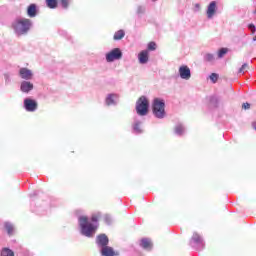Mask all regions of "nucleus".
<instances>
[{
    "instance_id": "nucleus-1",
    "label": "nucleus",
    "mask_w": 256,
    "mask_h": 256,
    "mask_svg": "<svg viewBox=\"0 0 256 256\" xmlns=\"http://www.w3.org/2000/svg\"><path fill=\"white\" fill-rule=\"evenodd\" d=\"M100 217V212L94 213L91 217V221L87 216L79 217V226L81 229V233L84 235V237H93L95 233H97V228L99 227L98 221Z\"/></svg>"
},
{
    "instance_id": "nucleus-2",
    "label": "nucleus",
    "mask_w": 256,
    "mask_h": 256,
    "mask_svg": "<svg viewBox=\"0 0 256 256\" xmlns=\"http://www.w3.org/2000/svg\"><path fill=\"white\" fill-rule=\"evenodd\" d=\"M31 25V20L27 18H18L12 22V29L17 37H21L22 35H27V33H29Z\"/></svg>"
},
{
    "instance_id": "nucleus-3",
    "label": "nucleus",
    "mask_w": 256,
    "mask_h": 256,
    "mask_svg": "<svg viewBox=\"0 0 256 256\" xmlns=\"http://www.w3.org/2000/svg\"><path fill=\"white\" fill-rule=\"evenodd\" d=\"M152 113L156 119H165L167 115L165 112V100L154 98L152 102Z\"/></svg>"
},
{
    "instance_id": "nucleus-4",
    "label": "nucleus",
    "mask_w": 256,
    "mask_h": 256,
    "mask_svg": "<svg viewBox=\"0 0 256 256\" xmlns=\"http://www.w3.org/2000/svg\"><path fill=\"white\" fill-rule=\"evenodd\" d=\"M136 113L140 117H145L149 113V100L147 97L141 96L136 102Z\"/></svg>"
},
{
    "instance_id": "nucleus-5",
    "label": "nucleus",
    "mask_w": 256,
    "mask_h": 256,
    "mask_svg": "<svg viewBox=\"0 0 256 256\" xmlns=\"http://www.w3.org/2000/svg\"><path fill=\"white\" fill-rule=\"evenodd\" d=\"M105 59L107 63L120 61V59H123V51H121V48H113L105 54Z\"/></svg>"
},
{
    "instance_id": "nucleus-6",
    "label": "nucleus",
    "mask_w": 256,
    "mask_h": 256,
    "mask_svg": "<svg viewBox=\"0 0 256 256\" xmlns=\"http://www.w3.org/2000/svg\"><path fill=\"white\" fill-rule=\"evenodd\" d=\"M178 73L180 75V78L184 79V81H189V79H191V69L188 68L187 65L180 66Z\"/></svg>"
},
{
    "instance_id": "nucleus-7",
    "label": "nucleus",
    "mask_w": 256,
    "mask_h": 256,
    "mask_svg": "<svg viewBox=\"0 0 256 256\" xmlns=\"http://www.w3.org/2000/svg\"><path fill=\"white\" fill-rule=\"evenodd\" d=\"M216 13H217V2L212 1L210 2L206 10L207 19H213Z\"/></svg>"
},
{
    "instance_id": "nucleus-8",
    "label": "nucleus",
    "mask_w": 256,
    "mask_h": 256,
    "mask_svg": "<svg viewBox=\"0 0 256 256\" xmlns=\"http://www.w3.org/2000/svg\"><path fill=\"white\" fill-rule=\"evenodd\" d=\"M190 244L193 247H196V249H203V246H204L203 239L197 233L193 234Z\"/></svg>"
},
{
    "instance_id": "nucleus-9",
    "label": "nucleus",
    "mask_w": 256,
    "mask_h": 256,
    "mask_svg": "<svg viewBox=\"0 0 256 256\" xmlns=\"http://www.w3.org/2000/svg\"><path fill=\"white\" fill-rule=\"evenodd\" d=\"M19 76L21 79H25V81H30V79H33V71L28 68H20Z\"/></svg>"
},
{
    "instance_id": "nucleus-10",
    "label": "nucleus",
    "mask_w": 256,
    "mask_h": 256,
    "mask_svg": "<svg viewBox=\"0 0 256 256\" xmlns=\"http://www.w3.org/2000/svg\"><path fill=\"white\" fill-rule=\"evenodd\" d=\"M24 107H25L26 111H30V112L36 111L37 110V102H35V100L26 98L24 100Z\"/></svg>"
},
{
    "instance_id": "nucleus-11",
    "label": "nucleus",
    "mask_w": 256,
    "mask_h": 256,
    "mask_svg": "<svg viewBox=\"0 0 256 256\" xmlns=\"http://www.w3.org/2000/svg\"><path fill=\"white\" fill-rule=\"evenodd\" d=\"M119 103V95L118 94H108L105 99V104L108 106L117 105Z\"/></svg>"
},
{
    "instance_id": "nucleus-12",
    "label": "nucleus",
    "mask_w": 256,
    "mask_h": 256,
    "mask_svg": "<svg viewBox=\"0 0 256 256\" xmlns=\"http://www.w3.org/2000/svg\"><path fill=\"white\" fill-rule=\"evenodd\" d=\"M96 243L98 247H101V249H103V247H107V245H109V238L107 237V235L101 234L97 236Z\"/></svg>"
},
{
    "instance_id": "nucleus-13",
    "label": "nucleus",
    "mask_w": 256,
    "mask_h": 256,
    "mask_svg": "<svg viewBox=\"0 0 256 256\" xmlns=\"http://www.w3.org/2000/svg\"><path fill=\"white\" fill-rule=\"evenodd\" d=\"M138 60L141 65H145L149 62V51L143 50L138 54Z\"/></svg>"
},
{
    "instance_id": "nucleus-14",
    "label": "nucleus",
    "mask_w": 256,
    "mask_h": 256,
    "mask_svg": "<svg viewBox=\"0 0 256 256\" xmlns=\"http://www.w3.org/2000/svg\"><path fill=\"white\" fill-rule=\"evenodd\" d=\"M20 90L22 93H29V91H33V83L29 81H22L20 85Z\"/></svg>"
},
{
    "instance_id": "nucleus-15",
    "label": "nucleus",
    "mask_w": 256,
    "mask_h": 256,
    "mask_svg": "<svg viewBox=\"0 0 256 256\" xmlns=\"http://www.w3.org/2000/svg\"><path fill=\"white\" fill-rule=\"evenodd\" d=\"M140 246L142 249H146V251H151V249H153V242H151V239L149 238H143L140 241Z\"/></svg>"
},
{
    "instance_id": "nucleus-16",
    "label": "nucleus",
    "mask_w": 256,
    "mask_h": 256,
    "mask_svg": "<svg viewBox=\"0 0 256 256\" xmlns=\"http://www.w3.org/2000/svg\"><path fill=\"white\" fill-rule=\"evenodd\" d=\"M101 255L102 256H115V255H117V253H115V251L111 247L104 246L103 248H101Z\"/></svg>"
},
{
    "instance_id": "nucleus-17",
    "label": "nucleus",
    "mask_w": 256,
    "mask_h": 256,
    "mask_svg": "<svg viewBox=\"0 0 256 256\" xmlns=\"http://www.w3.org/2000/svg\"><path fill=\"white\" fill-rule=\"evenodd\" d=\"M28 17H37V5L30 4L27 9Z\"/></svg>"
},
{
    "instance_id": "nucleus-18",
    "label": "nucleus",
    "mask_w": 256,
    "mask_h": 256,
    "mask_svg": "<svg viewBox=\"0 0 256 256\" xmlns=\"http://www.w3.org/2000/svg\"><path fill=\"white\" fill-rule=\"evenodd\" d=\"M133 131L136 133V135H139V133H143V129H141V121L135 120L133 124Z\"/></svg>"
},
{
    "instance_id": "nucleus-19",
    "label": "nucleus",
    "mask_w": 256,
    "mask_h": 256,
    "mask_svg": "<svg viewBox=\"0 0 256 256\" xmlns=\"http://www.w3.org/2000/svg\"><path fill=\"white\" fill-rule=\"evenodd\" d=\"M174 133L176 135H185V126H183V124H177L174 128Z\"/></svg>"
},
{
    "instance_id": "nucleus-20",
    "label": "nucleus",
    "mask_w": 256,
    "mask_h": 256,
    "mask_svg": "<svg viewBox=\"0 0 256 256\" xmlns=\"http://www.w3.org/2000/svg\"><path fill=\"white\" fill-rule=\"evenodd\" d=\"M123 37H125V31L118 30L117 32H115L113 39H114V41H121V39H123Z\"/></svg>"
},
{
    "instance_id": "nucleus-21",
    "label": "nucleus",
    "mask_w": 256,
    "mask_h": 256,
    "mask_svg": "<svg viewBox=\"0 0 256 256\" xmlns=\"http://www.w3.org/2000/svg\"><path fill=\"white\" fill-rule=\"evenodd\" d=\"M5 229L8 233V235H13V233H15V226H13V224L6 222L5 223Z\"/></svg>"
},
{
    "instance_id": "nucleus-22",
    "label": "nucleus",
    "mask_w": 256,
    "mask_h": 256,
    "mask_svg": "<svg viewBox=\"0 0 256 256\" xmlns=\"http://www.w3.org/2000/svg\"><path fill=\"white\" fill-rule=\"evenodd\" d=\"M46 5L49 9H55L57 7V0H46Z\"/></svg>"
},
{
    "instance_id": "nucleus-23",
    "label": "nucleus",
    "mask_w": 256,
    "mask_h": 256,
    "mask_svg": "<svg viewBox=\"0 0 256 256\" xmlns=\"http://www.w3.org/2000/svg\"><path fill=\"white\" fill-rule=\"evenodd\" d=\"M204 61H208V63H213V61H215V55H213L211 53L205 54Z\"/></svg>"
},
{
    "instance_id": "nucleus-24",
    "label": "nucleus",
    "mask_w": 256,
    "mask_h": 256,
    "mask_svg": "<svg viewBox=\"0 0 256 256\" xmlns=\"http://www.w3.org/2000/svg\"><path fill=\"white\" fill-rule=\"evenodd\" d=\"M1 256H15V253L9 248H4L1 252Z\"/></svg>"
},
{
    "instance_id": "nucleus-25",
    "label": "nucleus",
    "mask_w": 256,
    "mask_h": 256,
    "mask_svg": "<svg viewBox=\"0 0 256 256\" xmlns=\"http://www.w3.org/2000/svg\"><path fill=\"white\" fill-rule=\"evenodd\" d=\"M249 70V64L244 63L241 68L239 69L238 73H241L242 75L246 73V71Z\"/></svg>"
},
{
    "instance_id": "nucleus-26",
    "label": "nucleus",
    "mask_w": 256,
    "mask_h": 256,
    "mask_svg": "<svg viewBox=\"0 0 256 256\" xmlns=\"http://www.w3.org/2000/svg\"><path fill=\"white\" fill-rule=\"evenodd\" d=\"M227 48H222L218 51V58L222 59V57H225L227 55Z\"/></svg>"
},
{
    "instance_id": "nucleus-27",
    "label": "nucleus",
    "mask_w": 256,
    "mask_h": 256,
    "mask_svg": "<svg viewBox=\"0 0 256 256\" xmlns=\"http://www.w3.org/2000/svg\"><path fill=\"white\" fill-rule=\"evenodd\" d=\"M210 80L212 81V83H215L216 81H218L219 79V75L217 73H212L210 76H209Z\"/></svg>"
},
{
    "instance_id": "nucleus-28",
    "label": "nucleus",
    "mask_w": 256,
    "mask_h": 256,
    "mask_svg": "<svg viewBox=\"0 0 256 256\" xmlns=\"http://www.w3.org/2000/svg\"><path fill=\"white\" fill-rule=\"evenodd\" d=\"M148 49L149 51H155V49H157V44L155 42H150L148 44Z\"/></svg>"
},
{
    "instance_id": "nucleus-29",
    "label": "nucleus",
    "mask_w": 256,
    "mask_h": 256,
    "mask_svg": "<svg viewBox=\"0 0 256 256\" xmlns=\"http://www.w3.org/2000/svg\"><path fill=\"white\" fill-rule=\"evenodd\" d=\"M104 221H105V223H106L107 225H111V222H112L113 220L111 219V216L105 215V216H104Z\"/></svg>"
},
{
    "instance_id": "nucleus-30",
    "label": "nucleus",
    "mask_w": 256,
    "mask_h": 256,
    "mask_svg": "<svg viewBox=\"0 0 256 256\" xmlns=\"http://www.w3.org/2000/svg\"><path fill=\"white\" fill-rule=\"evenodd\" d=\"M61 5L63 9H67L69 7V0H61Z\"/></svg>"
},
{
    "instance_id": "nucleus-31",
    "label": "nucleus",
    "mask_w": 256,
    "mask_h": 256,
    "mask_svg": "<svg viewBox=\"0 0 256 256\" xmlns=\"http://www.w3.org/2000/svg\"><path fill=\"white\" fill-rule=\"evenodd\" d=\"M137 13H138V15H141L142 13H145V7L144 6H138Z\"/></svg>"
},
{
    "instance_id": "nucleus-32",
    "label": "nucleus",
    "mask_w": 256,
    "mask_h": 256,
    "mask_svg": "<svg viewBox=\"0 0 256 256\" xmlns=\"http://www.w3.org/2000/svg\"><path fill=\"white\" fill-rule=\"evenodd\" d=\"M248 29H250L252 35H254V33H255V31H256L255 24H249V25H248Z\"/></svg>"
},
{
    "instance_id": "nucleus-33",
    "label": "nucleus",
    "mask_w": 256,
    "mask_h": 256,
    "mask_svg": "<svg viewBox=\"0 0 256 256\" xmlns=\"http://www.w3.org/2000/svg\"><path fill=\"white\" fill-rule=\"evenodd\" d=\"M194 11H201V4L200 3H196L194 4Z\"/></svg>"
},
{
    "instance_id": "nucleus-34",
    "label": "nucleus",
    "mask_w": 256,
    "mask_h": 256,
    "mask_svg": "<svg viewBox=\"0 0 256 256\" xmlns=\"http://www.w3.org/2000/svg\"><path fill=\"white\" fill-rule=\"evenodd\" d=\"M242 107H243V109H250L251 104H249V103H244V104L242 105Z\"/></svg>"
},
{
    "instance_id": "nucleus-35",
    "label": "nucleus",
    "mask_w": 256,
    "mask_h": 256,
    "mask_svg": "<svg viewBox=\"0 0 256 256\" xmlns=\"http://www.w3.org/2000/svg\"><path fill=\"white\" fill-rule=\"evenodd\" d=\"M252 127H253V129H255V131H256V122L253 123Z\"/></svg>"
},
{
    "instance_id": "nucleus-36",
    "label": "nucleus",
    "mask_w": 256,
    "mask_h": 256,
    "mask_svg": "<svg viewBox=\"0 0 256 256\" xmlns=\"http://www.w3.org/2000/svg\"><path fill=\"white\" fill-rule=\"evenodd\" d=\"M153 3H155L157 0H151Z\"/></svg>"
}]
</instances>
